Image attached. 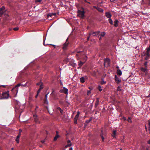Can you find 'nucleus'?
Wrapping results in <instances>:
<instances>
[{
  "instance_id": "obj_56",
  "label": "nucleus",
  "mask_w": 150,
  "mask_h": 150,
  "mask_svg": "<svg viewBox=\"0 0 150 150\" xmlns=\"http://www.w3.org/2000/svg\"><path fill=\"white\" fill-rule=\"evenodd\" d=\"M90 37V36H89H89L87 38V40H89Z\"/></svg>"
},
{
  "instance_id": "obj_18",
  "label": "nucleus",
  "mask_w": 150,
  "mask_h": 150,
  "mask_svg": "<svg viewBox=\"0 0 150 150\" xmlns=\"http://www.w3.org/2000/svg\"><path fill=\"white\" fill-rule=\"evenodd\" d=\"M57 110H59L60 111V112L61 113L62 115L63 114V110H62L59 107H57Z\"/></svg>"
},
{
  "instance_id": "obj_7",
  "label": "nucleus",
  "mask_w": 150,
  "mask_h": 150,
  "mask_svg": "<svg viewBox=\"0 0 150 150\" xmlns=\"http://www.w3.org/2000/svg\"><path fill=\"white\" fill-rule=\"evenodd\" d=\"M68 90L65 87H63V89L59 91V92L61 93H64L65 94H68Z\"/></svg>"
},
{
  "instance_id": "obj_54",
  "label": "nucleus",
  "mask_w": 150,
  "mask_h": 150,
  "mask_svg": "<svg viewBox=\"0 0 150 150\" xmlns=\"http://www.w3.org/2000/svg\"><path fill=\"white\" fill-rule=\"evenodd\" d=\"M38 107L37 106H36L35 109V110H36V109H37L38 108Z\"/></svg>"
},
{
  "instance_id": "obj_63",
  "label": "nucleus",
  "mask_w": 150,
  "mask_h": 150,
  "mask_svg": "<svg viewBox=\"0 0 150 150\" xmlns=\"http://www.w3.org/2000/svg\"><path fill=\"white\" fill-rule=\"evenodd\" d=\"M45 142V141H41V142L42 143H44Z\"/></svg>"
},
{
  "instance_id": "obj_49",
  "label": "nucleus",
  "mask_w": 150,
  "mask_h": 150,
  "mask_svg": "<svg viewBox=\"0 0 150 150\" xmlns=\"http://www.w3.org/2000/svg\"><path fill=\"white\" fill-rule=\"evenodd\" d=\"M41 84V83L40 82L38 83H37V85H40V84Z\"/></svg>"
},
{
  "instance_id": "obj_29",
  "label": "nucleus",
  "mask_w": 150,
  "mask_h": 150,
  "mask_svg": "<svg viewBox=\"0 0 150 150\" xmlns=\"http://www.w3.org/2000/svg\"><path fill=\"white\" fill-rule=\"evenodd\" d=\"M98 89L100 91H101L102 90V89L101 88L100 86L99 85L98 86Z\"/></svg>"
},
{
  "instance_id": "obj_23",
  "label": "nucleus",
  "mask_w": 150,
  "mask_h": 150,
  "mask_svg": "<svg viewBox=\"0 0 150 150\" xmlns=\"http://www.w3.org/2000/svg\"><path fill=\"white\" fill-rule=\"evenodd\" d=\"M105 33L104 32H103L101 33V34L100 35L101 37H103L105 36Z\"/></svg>"
},
{
  "instance_id": "obj_22",
  "label": "nucleus",
  "mask_w": 150,
  "mask_h": 150,
  "mask_svg": "<svg viewBox=\"0 0 150 150\" xmlns=\"http://www.w3.org/2000/svg\"><path fill=\"white\" fill-rule=\"evenodd\" d=\"M59 136L58 134H56L54 137V140L56 141L57 139V138L59 137Z\"/></svg>"
},
{
  "instance_id": "obj_5",
  "label": "nucleus",
  "mask_w": 150,
  "mask_h": 150,
  "mask_svg": "<svg viewBox=\"0 0 150 150\" xmlns=\"http://www.w3.org/2000/svg\"><path fill=\"white\" fill-rule=\"evenodd\" d=\"M67 40L66 42L63 45L62 49L64 50H66L67 49L69 45V42H67Z\"/></svg>"
},
{
  "instance_id": "obj_14",
  "label": "nucleus",
  "mask_w": 150,
  "mask_h": 150,
  "mask_svg": "<svg viewBox=\"0 0 150 150\" xmlns=\"http://www.w3.org/2000/svg\"><path fill=\"white\" fill-rule=\"evenodd\" d=\"M118 21L117 19L115 20L114 21V25L115 27H116L118 26Z\"/></svg>"
},
{
  "instance_id": "obj_36",
  "label": "nucleus",
  "mask_w": 150,
  "mask_h": 150,
  "mask_svg": "<svg viewBox=\"0 0 150 150\" xmlns=\"http://www.w3.org/2000/svg\"><path fill=\"white\" fill-rule=\"evenodd\" d=\"M147 62H146L144 63V65L145 66V67L147 68Z\"/></svg>"
},
{
  "instance_id": "obj_9",
  "label": "nucleus",
  "mask_w": 150,
  "mask_h": 150,
  "mask_svg": "<svg viewBox=\"0 0 150 150\" xmlns=\"http://www.w3.org/2000/svg\"><path fill=\"white\" fill-rule=\"evenodd\" d=\"M140 71L141 72H143L145 73L146 74L147 72V68L144 67V68L143 67H141L140 69Z\"/></svg>"
},
{
  "instance_id": "obj_61",
  "label": "nucleus",
  "mask_w": 150,
  "mask_h": 150,
  "mask_svg": "<svg viewBox=\"0 0 150 150\" xmlns=\"http://www.w3.org/2000/svg\"><path fill=\"white\" fill-rule=\"evenodd\" d=\"M149 1V4H150V0H148Z\"/></svg>"
},
{
  "instance_id": "obj_62",
  "label": "nucleus",
  "mask_w": 150,
  "mask_h": 150,
  "mask_svg": "<svg viewBox=\"0 0 150 150\" xmlns=\"http://www.w3.org/2000/svg\"><path fill=\"white\" fill-rule=\"evenodd\" d=\"M102 39V38H101V37H100L99 38V40H101Z\"/></svg>"
},
{
  "instance_id": "obj_57",
  "label": "nucleus",
  "mask_w": 150,
  "mask_h": 150,
  "mask_svg": "<svg viewBox=\"0 0 150 150\" xmlns=\"http://www.w3.org/2000/svg\"><path fill=\"white\" fill-rule=\"evenodd\" d=\"M3 14V13H1V12L0 13V16H1V15Z\"/></svg>"
},
{
  "instance_id": "obj_37",
  "label": "nucleus",
  "mask_w": 150,
  "mask_h": 150,
  "mask_svg": "<svg viewBox=\"0 0 150 150\" xmlns=\"http://www.w3.org/2000/svg\"><path fill=\"white\" fill-rule=\"evenodd\" d=\"M44 103H45V104H48V102L47 101V99L46 100V99H44Z\"/></svg>"
},
{
  "instance_id": "obj_8",
  "label": "nucleus",
  "mask_w": 150,
  "mask_h": 150,
  "mask_svg": "<svg viewBox=\"0 0 150 150\" xmlns=\"http://www.w3.org/2000/svg\"><path fill=\"white\" fill-rule=\"evenodd\" d=\"M80 112L79 111L77 112L76 115L74 119V123L75 124L77 123V120L79 116Z\"/></svg>"
},
{
  "instance_id": "obj_64",
  "label": "nucleus",
  "mask_w": 150,
  "mask_h": 150,
  "mask_svg": "<svg viewBox=\"0 0 150 150\" xmlns=\"http://www.w3.org/2000/svg\"><path fill=\"white\" fill-rule=\"evenodd\" d=\"M149 133L150 134V127H149Z\"/></svg>"
},
{
  "instance_id": "obj_24",
  "label": "nucleus",
  "mask_w": 150,
  "mask_h": 150,
  "mask_svg": "<svg viewBox=\"0 0 150 150\" xmlns=\"http://www.w3.org/2000/svg\"><path fill=\"white\" fill-rule=\"evenodd\" d=\"M83 64V62H82L81 61H80V63L79 64V65L80 66L79 67V68H80L82 66V65Z\"/></svg>"
},
{
  "instance_id": "obj_11",
  "label": "nucleus",
  "mask_w": 150,
  "mask_h": 150,
  "mask_svg": "<svg viewBox=\"0 0 150 150\" xmlns=\"http://www.w3.org/2000/svg\"><path fill=\"white\" fill-rule=\"evenodd\" d=\"M67 143H68L65 146V147L66 148H67L68 147H70L71 145V143L70 140H68L67 141Z\"/></svg>"
},
{
  "instance_id": "obj_20",
  "label": "nucleus",
  "mask_w": 150,
  "mask_h": 150,
  "mask_svg": "<svg viewBox=\"0 0 150 150\" xmlns=\"http://www.w3.org/2000/svg\"><path fill=\"white\" fill-rule=\"evenodd\" d=\"M80 81L82 83H83L85 82V79L83 77H82L80 78Z\"/></svg>"
},
{
  "instance_id": "obj_40",
  "label": "nucleus",
  "mask_w": 150,
  "mask_h": 150,
  "mask_svg": "<svg viewBox=\"0 0 150 150\" xmlns=\"http://www.w3.org/2000/svg\"><path fill=\"white\" fill-rule=\"evenodd\" d=\"M21 136V134H18V135L17 136L16 138L19 139Z\"/></svg>"
},
{
  "instance_id": "obj_12",
  "label": "nucleus",
  "mask_w": 150,
  "mask_h": 150,
  "mask_svg": "<svg viewBox=\"0 0 150 150\" xmlns=\"http://www.w3.org/2000/svg\"><path fill=\"white\" fill-rule=\"evenodd\" d=\"M99 102V98H97L96 99V100L95 104V108H96L98 106V105Z\"/></svg>"
},
{
  "instance_id": "obj_31",
  "label": "nucleus",
  "mask_w": 150,
  "mask_h": 150,
  "mask_svg": "<svg viewBox=\"0 0 150 150\" xmlns=\"http://www.w3.org/2000/svg\"><path fill=\"white\" fill-rule=\"evenodd\" d=\"M150 51H146V56H147V57H149L150 54H149Z\"/></svg>"
},
{
  "instance_id": "obj_41",
  "label": "nucleus",
  "mask_w": 150,
  "mask_h": 150,
  "mask_svg": "<svg viewBox=\"0 0 150 150\" xmlns=\"http://www.w3.org/2000/svg\"><path fill=\"white\" fill-rule=\"evenodd\" d=\"M146 51H150V45H149V47L148 48H146Z\"/></svg>"
},
{
  "instance_id": "obj_53",
  "label": "nucleus",
  "mask_w": 150,
  "mask_h": 150,
  "mask_svg": "<svg viewBox=\"0 0 150 150\" xmlns=\"http://www.w3.org/2000/svg\"><path fill=\"white\" fill-rule=\"evenodd\" d=\"M147 143L148 144H150V139L149 140L148 142Z\"/></svg>"
},
{
  "instance_id": "obj_44",
  "label": "nucleus",
  "mask_w": 150,
  "mask_h": 150,
  "mask_svg": "<svg viewBox=\"0 0 150 150\" xmlns=\"http://www.w3.org/2000/svg\"><path fill=\"white\" fill-rule=\"evenodd\" d=\"M43 87L41 85H40V88H39V89L40 90H41L42 89H43Z\"/></svg>"
},
{
  "instance_id": "obj_34",
  "label": "nucleus",
  "mask_w": 150,
  "mask_h": 150,
  "mask_svg": "<svg viewBox=\"0 0 150 150\" xmlns=\"http://www.w3.org/2000/svg\"><path fill=\"white\" fill-rule=\"evenodd\" d=\"M127 121L129 122H132L131 120L130 117H128V119L127 120Z\"/></svg>"
},
{
  "instance_id": "obj_52",
  "label": "nucleus",
  "mask_w": 150,
  "mask_h": 150,
  "mask_svg": "<svg viewBox=\"0 0 150 150\" xmlns=\"http://www.w3.org/2000/svg\"><path fill=\"white\" fill-rule=\"evenodd\" d=\"M82 52L81 51H79L77 52V53L79 54V53H81V52Z\"/></svg>"
},
{
  "instance_id": "obj_21",
  "label": "nucleus",
  "mask_w": 150,
  "mask_h": 150,
  "mask_svg": "<svg viewBox=\"0 0 150 150\" xmlns=\"http://www.w3.org/2000/svg\"><path fill=\"white\" fill-rule=\"evenodd\" d=\"M97 10L99 12H103V10L101 8L98 7L97 8Z\"/></svg>"
},
{
  "instance_id": "obj_13",
  "label": "nucleus",
  "mask_w": 150,
  "mask_h": 150,
  "mask_svg": "<svg viewBox=\"0 0 150 150\" xmlns=\"http://www.w3.org/2000/svg\"><path fill=\"white\" fill-rule=\"evenodd\" d=\"M105 16L107 18H109V19L111 18V17L112 16L111 15L109 12H106L105 13Z\"/></svg>"
},
{
  "instance_id": "obj_25",
  "label": "nucleus",
  "mask_w": 150,
  "mask_h": 150,
  "mask_svg": "<svg viewBox=\"0 0 150 150\" xmlns=\"http://www.w3.org/2000/svg\"><path fill=\"white\" fill-rule=\"evenodd\" d=\"M100 136L102 138L103 142H104V138L103 137V133H101L100 134Z\"/></svg>"
},
{
  "instance_id": "obj_42",
  "label": "nucleus",
  "mask_w": 150,
  "mask_h": 150,
  "mask_svg": "<svg viewBox=\"0 0 150 150\" xmlns=\"http://www.w3.org/2000/svg\"><path fill=\"white\" fill-rule=\"evenodd\" d=\"M36 2H40L42 0H35Z\"/></svg>"
},
{
  "instance_id": "obj_45",
  "label": "nucleus",
  "mask_w": 150,
  "mask_h": 150,
  "mask_svg": "<svg viewBox=\"0 0 150 150\" xmlns=\"http://www.w3.org/2000/svg\"><path fill=\"white\" fill-rule=\"evenodd\" d=\"M91 93V91H87V94L88 95H89Z\"/></svg>"
},
{
  "instance_id": "obj_35",
  "label": "nucleus",
  "mask_w": 150,
  "mask_h": 150,
  "mask_svg": "<svg viewBox=\"0 0 150 150\" xmlns=\"http://www.w3.org/2000/svg\"><path fill=\"white\" fill-rule=\"evenodd\" d=\"M117 91H121V89L120 88V87L119 86L117 87Z\"/></svg>"
},
{
  "instance_id": "obj_30",
  "label": "nucleus",
  "mask_w": 150,
  "mask_h": 150,
  "mask_svg": "<svg viewBox=\"0 0 150 150\" xmlns=\"http://www.w3.org/2000/svg\"><path fill=\"white\" fill-rule=\"evenodd\" d=\"M106 83V81L102 80V81L100 82V84L102 85L105 84Z\"/></svg>"
},
{
  "instance_id": "obj_58",
  "label": "nucleus",
  "mask_w": 150,
  "mask_h": 150,
  "mask_svg": "<svg viewBox=\"0 0 150 150\" xmlns=\"http://www.w3.org/2000/svg\"><path fill=\"white\" fill-rule=\"evenodd\" d=\"M54 91H52V92L51 93V94H54Z\"/></svg>"
},
{
  "instance_id": "obj_51",
  "label": "nucleus",
  "mask_w": 150,
  "mask_h": 150,
  "mask_svg": "<svg viewBox=\"0 0 150 150\" xmlns=\"http://www.w3.org/2000/svg\"><path fill=\"white\" fill-rule=\"evenodd\" d=\"M93 7L94 8H95V9H96L97 10V8H98V7H96V6H93Z\"/></svg>"
},
{
  "instance_id": "obj_50",
  "label": "nucleus",
  "mask_w": 150,
  "mask_h": 150,
  "mask_svg": "<svg viewBox=\"0 0 150 150\" xmlns=\"http://www.w3.org/2000/svg\"><path fill=\"white\" fill-rule=\"evenodd\" d=\"M122 119L124 120H126V118L125 117H122Z\"/></svg>"
},
{
  "instance_id": "obj_3",
  "label": "nucleus",
  "mask_w": 150,
  "mask_h": 150,
  "mask_svg": "<svg viewBox=\"0 0 150 150\" xmlns=\"http://www.w3.org/2000/svg\"><path fill=\"white\" fill-rule=\"evenodd\" d=\"M100 33V31H98L96 32L91 31L89 33V36L92 35L93 36H96L98 35Z\"/></svg>"
},
{
  "instance_id": "obj_19",
  "label": "nucleus",
  "mask_w": 150,
  "mask_h": 150,
  "mask_svg": "<svg viewBox=\"0 0 150 150\" xmlns=\"http://www.w3.org/2000/svg\"><path fill=\"white\" fill-rule=\"evenodd\" d=\"M116 131L115 130H114L113 131V133L112 134V136L113 138L115 137V135H116Z\"/></svg>"
},
{
  "instance_id": "obj_33",
  "label": "nucleus",
  "mask_w": 150,
  "mask_h": 150,
  "mask_svg": "<svg viewBox=\"0 0 150 150\" xmlns=\"http://www.w3.org/2000/svg\"><path fill=\"white\" fill-rule=\"evenodd\" d=\"M5 9V7L4 6H3L1 8H0V12L2 11V10Z\"/></svg>"
},
{
  "instance_id": "obj_32",
  "label": "nucleus",
  "mask_w": 150,
  "mask_h": 150,
  "mask_svg": "<svg viewBox=\"0 0 150 150\" xmlns=\"http://www.w3.org/2000/svg\"><path fill=\"white\" fill-rule=\"evenodd\" d=\"M80 55L79 54H78V53H77L76 54V58H77V59H79V56Z\"/></svg>"
},
{
  "instance_id": "obj_38",
  "label": "nucleus",
  "mask_w": 150,
  "mask_h": 150,
  "mask_svg": "<svg viewBox=\"0 0 150 150\" xmlns=\"http://www.w3.org/2000/svg\"><path fill=\"white\" fill-rule=\"evenodd\" d=\"M16 141L18 143L19 142V139L18 138H17L16 137Z\"/></svg>"
},
{
  "instance_id": "obj_60",
  "label": "nucleus",
  "mask_w": 150,
  "mask_h": 150,
  "mask_svg": "<svg viewBox=\"0 0 150 150\" xmlns=\"http://www.w3.org/2000/svg\"><path fill=\"white\" fill-rule=\"evenodd\" d=\"M73 149L72 147H71L69 149V150H72Z\"/></svg>"
},
{
  "instance_id": "obj_59",
  "label": "nucleus",
  "mask_w": 150,
  "mask_h": 150,
  "mask_svg": "<svg viewBox=\"0 0 150 150\" xmlns=\"http://www.w3.org/2000/svg\"><path fill=\"white\" fill-rule=\"evenodd\" d=\"M149 126H150V120H149Z\"/></svg>"
},
{
  "instance_id": "obj_6",
  "label": "nucleus",
  "mask_w": 150,
  "mask_h": 150,
  "mask_svg": "<svg viewBox=\"0 0 150 150\" xmlns=\"http://www.w3.org/2000/svg\"><path fill=\"white\" fill-rule=\"evenodd\" d=\"M15 87L13 88L11 90V92L13 94L14 96H16L18 91V88H17L16 90L15 89Z\"/></svg>"
},
{
  "instance_id": "obj_15",
  "label": "nucleus",
  "mask_w": 150,
  "mask_h": 150,
  "mask_svg": "<svg viewBox=\"0 0 150 150\" xmlns=\"http://www.w3.org/2000/svg\"><path fill=\"white\" fill-rule=\"evenodd\" d=\"M56 13H48L47 15V16L48 17H49V16L52 17V16H55L56 15Z\"/></svg>"
},
{
  "instance_id": "obj_27",
  "label": "nucleus",
  "mask_w": 150,
  "mask_h": 150,
  "mask_svg": "<svg viewBox=\"0 0 150 150\" xmlns=\"http://www.w3.org/2000/svg\"><path fill=\"white\" fill-rule=\"evenodd\" d=\"M20 85H21V84L20 83L18 84L17 85L15 86V89H17V88H18V87H19V86H20Z\"/></svg>"
},
{
  "instance_id": "obj_4",
  "label": "nucleus",
  "mask_w": 150,
  "mask_h": 150,
  "mask_svg": "<svg viewBox=\"0 0 150 150\" xmlns=\"http://www.w3.org/2000/svg\"><path fill=\"white\" fill-rule=\"evenodd\" d=\"M77 13L78 16H79L81 18H83L84 17L85 12L84 11H81L79 10L77 11Z\"/></svg>"
},
{
  "instance_id": "obj_26",
  "label": "nucleus",
  "mask_w": 150,
  "mask_h": 150,
  "mask_svg": "<svg viewBox=\"0 0 150 150\" xmlns=\"http://www.w3.org/2000/svg\"><path fill=\"white\" fill-rule=\"evenodd\" d=\"M109 22L111 25H112L113 24V21L111 18H110L109 19Z\"/></svg>"
},
{
  "instance_id": "obj_16",
  "label": "nucleus",
  "mask_w": 150,
  "mask_h": 150,
  "mask_svg": "<svg viewBox=\"0 0 150 150\" xmlns=\"http://www.w3.org/2000/svg\"><path fill=\"white\" fill-rule=\"evenodd\" d=\"M34 120H35V122L36 123H40V122L39 121H38V120L37 118V116H36V115L35 116V115H34Z\"/></svg>"
},
{
  "instance_id": "obj_43",
  "label": "nucleus",
  "mask_w": 150,
  "mask_h": 150,
  "mask_svg": "<svg viewBox=\"0 0 150 150\" xmlns=\"http://www.w3.org/2000/svg\"><path fill=\"white\" fill-rule=\"evenodd\" d=\"M149 57H147V56H146V57H145V59L146 60L148 59H149Z\"/></svg>"
},
{
  "instance_id": "obj_1",
  "label": "nucleus",
  "mask_w": 150,
  "mask_h": 150,
  "mask_svg": "<svg viewBox=\"0 0 150 150\" xmlns=\"http://www.w3.org/2000/svg\"><path fill=\"white\" fill-rule=\"evenodd\" d=\"M9 95V92L7 91L3 93L2 94H0V99H7L8 98Z\"/></svg>"
},
{
  "instance_id": "obj_10",
  "label": "nucleus",
  "mask_w": 150,
  "mask_h": 150,
  "mask_svg": "<svg viewBox=\"0 0 150 150\" xmlns=\"http://www.w3.org/2000/svg\"><path fill=\"white\" fill-rule=\"evenodd\" d=\"M115 79L116 82L118 84L121 81V80L117 77L116 75H115Z\"/></svg>"
},
{
  "instance_id": "obj_46",
  "label": "nucleus",
  "mask_w": 150,
  "mask_h": 150,
  "mask_svg": "<svg viewBox=\"0 0 150 150\" xmlns=\"http://www.w3.org/2000/svg\"><path fill=\"white\" fill-rule=\"evenodd\" d=\"M47 94H46L45 96V99H46V100L47 99Z\"/></svg>"
},
{
  "instance_id": "obj_48",
  "label": "nucleus",
  "mask_w": 150,
  "mask_h": 150,
  "mask_svg": "<svg viewBox=\"0 0 150 150\" xmlns=\"http://www.w3.org/2000/svg\"><path fill=\"white\" fill-rule=\"evenodd\" d=\"M19 132L18 134H20V133L21 134V132H22V130L21 129H20L19 130Z\"/></svg>"
},
{
  "instance_id": "obj_55",
  "label": "nucleus",
  "mask_w": 150,
  "mask_h": 150,
  "mask_svg": "<svg viewBox=\"0 0 150 150\" xmlns=\"http://www.w3.org/2000/svg\"><path fill=\"white\" fill-rule=\"evenodd\" d=\"M87 59V57L86 56L85 58V59L86 60Z\"/></svg>"
},
{
  "instance_id": "obj_28",
  "label": "nucleus",
  "mask_w": 150,
  "mask_h": 150,
  "mask_svg": "<svg viewBox=\"0 0 150 150\" xmlns=\"http://www.w3.org/2000/svg\"><path fill=\"white\" fill-rule=\"evenodd\" d=\"M92 118H90L89 120H86V122L87 123H88L90 121H91Z\"/></svg>"
},
{
  "instance_id": "obj_17",
  "label": "nucleus",
  "mask_w": 150,
  "mask_h": 150,
  "mask_svg": "<svg viewBox=\"0 0 150 150\" xmlns=\"http://www.w3.org/2000/svg\"><path fill=\"white\" fill-rule=\"evenodd\" d=\"M117 75L120 76L122 74V72L121 70L119 69H118L117 71Z\"/></svg>"
},
{
  "instance_id": "obj_47",
  "label": "nucleus",
  "mask_w": 150,
  "mask_h": 150,
  "mask_svg": "<svg viewBox=\"0 0 150 150\" xmlns=\"http://www.w3.org/2000/svg\"><path fill=\"white\" fill-rule=\"evenodd\" d=\"M41 90H40V89L39 88V89H38V91H37V93H38V94L40 92Z\"/></svg>"
},
{
  "instance_id": "obj_39",
  "label": "nucleus",
  "mask_w": 150,
  "mask_h": 150,
  "mask_svg": "<svg viewBox=\"0 0 150 150\" xmlns=\"http://www.w3.org/2000/svg\"><path fill=\"white\" fill-rule=\"evenodd\" d=\"M19 29V28L18 27H16L13 28V30L15 31L18 30Z\"/></svg>"
},
{
  "instance_id": "obj_2",
  "label": "nucleus",
  "mask_w": 150,
  "mask_h": 150,
  "mask_svg": "<svg viewBox=\"0 0 150 150\" xmlns=\"http://www.w3.org/2000/svg\"><path fill=\"white\" fill-rule=\"evenodd\" d=\"M104 60V66L106 67L110 66V59L108 58H105Z\"/></svg>"
}]
</instances>
